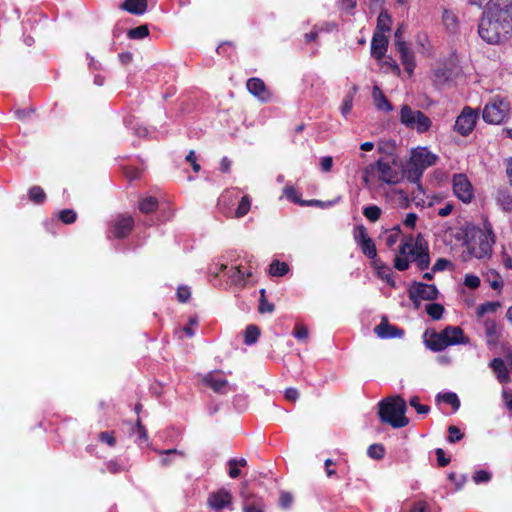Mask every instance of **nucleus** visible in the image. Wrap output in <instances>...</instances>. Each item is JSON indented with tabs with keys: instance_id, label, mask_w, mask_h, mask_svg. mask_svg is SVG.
Wrapping results in <instances>:
<instances>
[{
	"instance_id": "f257e3e1",
	"label": "nucleus",
	"mask_w": 512,
	"mask_h": 512,
	"mask_svg": "<svg viewBox=\"0 0 512 512\" xmlns=\"http://www.w3.org/2000/svg\"><path fill=\"white\" fill-rule=\"evenodd\" d=\"M479 36L496 45L512 36V0H490L478 25Z\"/></svg>"
},
{
	"instance_id": "f03ea898",
	"label": "nucleus",
	"mask_w": 512,
	"mask_h": 512,
	"mask_svg": "<svg viewBox=\"0 0 512 512\" xmlns=\"http://www.w3.org/2000/svg\"><path fill=\"white\" fill-rule=\"evenodd\" d=\"M415 262L420 270H425L430 265L429 248L424 237L419 234L405 237L400 246L399 254L394 258V267L398 271H405L409 268L410 260Z\"/></svg>"
},
{
	"instance_id": "7ed1b4c3",
	"label": "nucleus",
	"mask_w": 512,
	"mask_h": 512,
	"mask_svg": "<svg viewBox=\"0 0 512 512\" xmlns=\"http://www.w3.org/2000/svg\"><path fill=\"white\" fill-rule=\"evenodd\" d=\"M438 156L430 152L426 147H417L411 151V156L404 168V175L406 179L417 185V192L413 191V201L417 205L424 202L419 196L424 194L422 186L420 185L421 177L424 171L436 164Z\"/></svg>"
},
{
	"instance_id": "20e7f679",
	"label": "nucleus",
	"mask_w": 512,
	"mask_h": 512,
	"mask_svg": "<svg viewBox=\"0 0 512 512\" xmlns=\"http://www.w3.org/2000/svg\"><path fill=\"white\" fill-rule=\"evenodd\" d=\"M406 409L405 400L397 395L381 401L378 414L382 422L388 423L394 428H402L409 423L405 416Z\"/></svg>"
},
{
	"instance_id": "39448f33",
	"label": "nucleus",
	"mask_w": 512,
	"mask_h": 512,
	"mask_svg": "<svg viewBox=\"0 0 512 512\" xmlns=\"http://www.w3.org/2000/svg\"><path fill=\"white\" fill-rule=\"evenodd\" d=\"M400 122L407 128L415 129L418 133L427 132L432 122L428 116H426L420 110H413L408 105H402L400 109Z\"/></svg>"
},
{
	"instance_id": "423d86ee",
	"label": "nucleus",
	"mask_w": 512,
	"mask_h": 512,
	"mask_svg": "<svg viewBox=\"0 0 512 512\" xmlns=\"http://www.w3.org/2000/svg\"><path fill=\"white\" fill-rule=\"evenodd\" d=\"M375 167L378 171V177L387 184L398 183L404 175V170L400 171L401 163L397 157L391 159H379Z\"/></svg>"
},
{
	"instance_id": "0eeeda50",
	"label": "nucleus",
	"mask_w": 512,
	"mask_h": 512,
	"mask_svg": "<svg viewBox=\"0 0 512 512\" xmlns=\"http://www.w3.org/2000/svg\"><path fill=\"white\" fill-rule=\"evenodd\" d=\"M509 103L499 97L491 99L483 109V119L490 124H501L509 115Z\"/></svg>"
},
{
	"instance_id": "6e6552de",
	"label": "nucleus",
	"mask_w": 512,
	"mask_h": 512,
	"mask_svg": "<svg viewBox=\"0 0 512 512\" xmlns=\"http://www.w3.org/2000/svg\"><path fill=\"white\" fill-rule=\"evenodd\" d=\"M410 300L419 307L421 301H432L437 299L438 290L435 285L414 282L408 290Z\"/></svg>"
},
{
	"instance_id": "1a4fd4ad",
	"label": "nucleus",
	"mask_w": 512,
	"mask_h": 512,
	"mask_svg": "<svg viewBox=\"0 0 512 512\" xmlns=\"http://www.w3.org/2000/svg\"><path fill=\"white\" fill-rule=\"evenodd\" d=\"M494 243L495 239L489 238L485 233H478L474 236L473 240L468 243V250L473 257L483 259L491 255Z\"/></svg>"
},
{
	"instance_id": "9d476101",
	"label": "nucleus",
	"mask_w": 512,
	"mask_h": 512,
	"mask_svg": "<svg viewBox=\"0 0 512 512\" xmlns=\"http://www.w3.org/2000/svg\"><path fill=\"white\" fill-rule=\"evenodd\" d=\"M202 382L210 387L214 392L224 394L228 391H234L235 388L229 384L221 370H216L206 374Z\"/></svg>"
},
{
	"instance_id": "9b49d317",
	"label": "nucleus",
	"mask_w": 512,
	"mask_h": 512,
	"mask_svg": "<svg viewBox=\"0 0 512 512\" xmlns=\"http://www.w3.org/2000/svg\"><path fill=\"white\" fill-rule=\"evenodd\" d=\"M478 113L470 107H465L455 122V130L463 136L470 134L476 124Z\"/></svg>"
},
{
	"instance_id": "f8f14e48",
	"label": "nucleus",
	"mask_w": 512,
	"mask_h": 512,
	"mask_svg": "<svg viewBox=\"0 0 512 512\" xmlns=\"http://www.w3.org/2000/svg\"><path fill=\"white\" fill-rule=\"evenodd\" d=\"M247 267L244 266L242 263L236 264L231 268L229 278L231 280V283L236 286L244 287L248 281L249 278L253 276V269L255 268L253 265V259L252 257L249 258L247 261Z\"/></svg>"
},
{
	"instance_id": "ddd939ff",
	"label": "nucleus",
	"mask_w": 512,
	"mask_h": 512,
	"mask_svg": "<svg viewBox=\"0 0 512 512\" xmlns=\"http://www.w3.org/2000/svg\"><path fill=\"white\" fill-rule=\"evenodd\" d=\"M453 191L458 199L464 203H469L473 196V187L464 174H456L453 177Z\"/></svg>"
},
{
	"instance_id": "4468645a",
	"label": "nucleus",
	"mask_w": 512,
	"mask_h": 512,
	"mask_svg": "<svg viewBox=\"0 0 512 512\" xmlns=\"http://www.w3.org/2000/svg\"><path fill=\"white\" fill-rule=\"evenodd\" d=\"M354 239L360 246L362 253L370 259H375L377 256L376 246L373 240L369 237L366 228L360 225L354 232Z\"/></svg>"
},
{
	"instance_id": "2eb2a0df",
	"label": "nucleus",
	"mask_w": 512,
	"mask_h": 512,
	"mask_svg": "<svg viewBox=\"0 0 512 512\" xmlns=\"http://www.w3.org/2000/svg\"><path fill=\"white\" fill-rule=\"evenodd\" d=\"M241 497L243 500V512H264V502L262 498L252 494L248 488L247 483H242Z\"/></svg>"
},
{
	"instance_id": "dca6fc26",
	"label": "nucleus",
	"mask_w": 512,
	"mask_h": 512,
	"mask_svg": "<svg viewBox=\"0 0 512 512\" xmlns=\"http://www.w3.org/2000/svg\"><path fill=\"white\" fill-rule=\"evenodd\" d=\"M247 90L261 102H268L272 99V93L260 78H250L246 83Z\"/></svg>"
},
{
	"instance_id": "f3484780",
	"label": "nucleus",
	"mask_w": 512,
	"mask_h": 512,
	"mask_svg": "<svg viewBox=\"0 0 512 512\" xmlns=\"http://www.w3.org/2000/svg\"><path fill=\"white\" fill-rule=\"evenodd\" d=\"M134 219L130 215H119L112 226L111 232L116 238H125L132 231Z\"/></svg>"
},
{
	"instance_id": "a211bd4d",
	"label": "nucleus",
	"mask_w": 512,
	"mask_h": 512,
	"mask_svg": "<svg viewBox=\"0 0 512 512\" xmlns=\"http://www.w3.org/2000/svg\"><path fill=\"white\" fill-rule=\"evenodd\" d=\"M395 47L400 54V59L405 68V71L411 76L416 67L414 53L411 51L405 41H399L398 43H395Z\"/></svg>"
},
{
	"instance_id": "6ab92c4d",
	"label": "nucleus",
	"mask_w": 512,
	"mask_h": 512,
	"mask_svg": "<svg viewBox=\"0 0 512 512\" xmlns=\"http://www.w3.org/2000/svg\"><path fill=\"white\" fill-rule=\"evenodd\" d=\"M426 346L435 352L442 351L449 346V342L445 340L443 332H435L427 330L424 334Z\"/></svg>"
},
{
	"instance_id": "aec40b11",
	"label": "nucleus",
	"mask_w": 512,
	"mask_h": 512,
	"mask_svg": "<svg viewBox=\"0 0 512 512\" xmlns=\"http://www.w3.org/2000/svg\"><path fill=\"white\" fill-rule=\"evenodd\" d=\"M231 499V493L222 488L209 496L208 503L213 509L222 510L231 504Z\"/></svg>"
},
{
	"instance_id": "412c9836",
	"label": "nucleus",
	"mask_w": 512,
	"mask_h": 512,
	"mask_svg": "<svg viewBox=\"0 0 512 512\" xmlns=\"http://www.w3.org/2000/svg\"><path fill=\"white\" fill-rule=\"evenodd\" d=\"M388 47V39L382 33H374L371 41V54L377 60L384 57Z\"/></svg>"
},
{
	"instance_id": "4be33fe9",
	"label": "nucleus",
	"mask_w": 512,
	"mask_h": 512,
	"mask_svg": "<svg viewBox=\"0 0 512 512\" xmlns=\"http://www.w3.org/2000/svg\"><path fill=\"white\" fill-rule=\"evenodd\" d=\"M374 331L380 338H395L401 337L404 334L402 329L389 324L386 319H383L380 324L375 327Z\"/></svg>"
},
{
	"instance_id": "5701e85b",
	"label": "nucleus",
	"mask_w": 512,
	"mask_h": 512,
	"mask_svg": "<svg viewBox=\"0 0 512 512\" xmlns=\"http://www.w3.org/2000/svg\"><path fill=\"white\" fill-rule=\"evenodd\" d=\"M442 332L445 340L449 342V346L467 342L463 330L458 326H447Z\"/></svg>"
},
{
	"instance_id": "b1692460",
	"label": "nucleus",
	"mask_w": 512,
	"mask_h": 512,
	"mask_svg": "<svg viewBox=\"0 0 512 512\" xmlns=\"http://www.w3.org/2000/svg\"><path fill=\"white\" fill-rule=\"evenodd\" d=\"M484 328L488 344H497L501 338V329L497 323L492 319H486L484 321Z\"/></svg>"
},
{
	"instance_id": "393cba45",
	"label": "nucleus",
	"mask_w": 512,
	"mask_h": 512,
	"mask_svg": "<svg viewBox=\"0 0 512 512\" xmlns=\"http://www.w3.org/2000/svg\"><path fill=\"white\" fill-rule=\"evenodd\" d=\"M147 0H125L120 8L135 15H141L147 10Z\"/></svg>"
},
{
	"instance_id": "a878e982",
	"label": "nucleus",
	"mask_w": 512,
	"mask_h": 512,
	"mask_svg": "<svg viewBox=\"0 0 512 512\" xmlns=\"http://www.w3.org/2000/svg\"><path fill=\"white\" fill-rule=\"evenodd\" d=\"M490 367L497 375L499 382L506 383L509 381V371L501 358L493 359L490 363Z\"/></svg>"
},
{
	"instance_id": "bb28decb",
	"label": "nucleus",
	"mask_w": 512,
	"mask_h": 512,
	"mask_svg": "<svg viewBox=\"0 0 512 512\" xmlns=\"http://www.w3.org/2000/svg\"><path fill=\"white\" fill-rule=\"evenodd\" d=\"M484 280L489 283L493 290L501 291L503 288L504 281L501 275L494 269H488L484 273Z\"/></svg>"
},
{
	"instance_id": "cd10ccee",
	"label": "nucleus",
	"mask_w": 512,
	"mask_h": 512,
	"mask_svg": "<svg viewBox=\"0 0 512 512\" xmlns=\"http://www.w3.org/2000/svg\"><path fill=\"white\" fill-rule=\"evenodd\" d=\"M372 97L374 104L379 110L391 111L392 105L388 102L387 98L378 86H374Z\"/></svg>"
},
{
	"instance_id": "c85d7f7f",
	"label": "nucleus",
	"mask_w": 512,
	"mask_h": 512,
	"mask_svg": "<svg viewBox=\"0 0 512 512\" xmlns=\"http://www.w3.org/2000/svg\"><path fill=\"white\" fill-rule=\"evenodd\" d=\"M139 210L142 213H153L158 208V200L153 196H147L139 199Z\"/></svg>"
},
{
	"instance_id": "c756f323",
	"label": "nucleus",
	"mask_w": 512,
	"mask_h": 512,
	"mask_svg": "<svg viewBox=\"0 0 512 512\" xmlns=\"http://www.w3.org/2000/svg\"><path fill=\"white\" fill-rule=\"evenodd\" d=\"M392 19L386 11H382L377 18V31L375 33L389 32L391 29Z\"/></svg>"
},
{
	"instance_id": "7c9ffc66",
	"label": "nucleus",
	"mask_w": 512,
	"mask_h": 512,
	"mask_svg": "<svg viewBox=\"0 0 512 512\" xmlns=\"http://www.w3.org/2000/svg\"><path fill=\"white\" fill-rule=\"evenodd\" d=\"M443 23L446 26V28L452 32L456 31L458 27V17L457 15L450 10H445L443 12Z\"/></svg>"
},
{
	"instance_id": "2f4dec72",
	"label": "nucleus",
	"mask_w": 512,
	"mask_h": 512,
	"mask_svg": "<svg viewBox=\"0 0 512 512\" xmlns=\"http://www.w3.org/2000/svg\"><path fill=\"white\" fill-rule=\"evenodd\" d=\"M401 236V230L399 226L387 231L384 235V241L388 248L392 249L394 245L399 241Z\"/></svg>"
},
{
	"instance_id": "473e14b6",
	"label": "nucleus",
	"mask_w": 512,
	"mask_h": 512,
	"mask_svg": "<svg viewBox=\"0 0 512 512\" xmlns=\"http://www.w3.org/2000/svg\"><path fill=\"white\" fill-rule=\"evenodd\" d=\"M289 270L288 265L285 262L274 260L269 267V273L271 276L280 277L285 275Z\"/></svg>"
},
{
	"instance_id": "72a5a7b5",
	"label": "nucleus",
	"mask_w": 512,
	"mask_h": 512,
	"mask_svg": "<svg viewBox=\"0 0 512 512\" xmlns=\"http://www.w3.org/2000/svg\"><path fill=\"white\" fill-rule=\"evenodd\" d=\"M382 210L376 205H370L363 209V215L371 222H376L380 219Z\"/></svg>"
},
{
	"instance_id": "f704fd0d",
	"label": "nucleus",
	"mask_w": 512,
	"mask_h": 512,
	"mask_svg": "<svg viewBox=\"0 0 512 512\" xmlns=\"http://www.w3.org/2000/svg\"><path fill=\"white\" fill-rule=\"evenodd\" d=\"M260 335V330L255 325H249L245 330L244 342L247 345L254 344Z\"/></svg>"
},
{
	"instance_id": "c9c22d12",
	"label": "nucleus",
	"mask_w": 512,
	"mask_h": 512,
	"mask_svg": "<svg viewBox=\"0 0 512 512\" xmlns=\"http://www.w3.org/2000/svg\"><path fill=\"white\" fill-rule=\"evenodd\" d=\"M251 207V199L249 196L245 195L242 197L241 201L239 202V205L235 211V217L236 218H242L244 217L250 210Z\"/></svg>"
},
{
	"instance_id": "e433bc0d",
	"label": "nucleus",
	"mask_w": 512,
	"mask_h": 512,
	"mask_svg": "<svg viewBox=\"0 0 512 512\" xmlns=\"http://www.w3.org/2000/svg\"><path fill=\"white\" fill-rule=\"evenodd\" d=\"M275 309L273 303H270L266 299V291L265 289L260 290V300L258 310L260 313H272Z\"/></svg>"
},
{
	"instance_id": "4c0bfd02",
	"label": "nucleus",
	"mask_w": 512,
	"mask_h": 512,
	"mask_svg": "<svg viewBox=\"0 0 512 512\" xmlns=\"http://www.w3.org/2000/svg\"><path fill=\"white\" fill-rule=\"evenodd\" d=\"M427 314L434 320L442 318L444 313V307L438 303H431L426 306Z\"/></svg>"
},
{
	"instance_id": "58836bf2",
	"label": "nucleus",
	"mask_w": 512,
	"mask_h": 512,
	"mask_svg": "<svg viewBox=\"0 0 512 512\" xmlns=\"http://www.w3.org/2000/svg\"><path fill=\"white\" fill-rule=\"evenodd\" d=\"M29 198L36 204H41L46 199L44 190L39 186H33L29 190Z\"/></svg>"
},
{
	"instance_id": "ea45409f",
	"label": "nucleus",
	"mask_w": 512,
	"mask_h": 512,
	"mask_svg": "<svg viewBox=\"0 0 512 512\" xmlns=\"http://www.w3.org/2000/svg\"><path fill=\"white\" fill-rule=\"evenodd\" d=\"M58 217L64 224H72L76 221L77 214L72 209H64L59 212Z\"/></svg>"
},
{
	"instance_id": "a19ab883",
	"label": "nucleus",
	"mask_w": 512,
	"mask_h": 512,
	"mask_svg": "<svg viewBox=\"0 0 512 512\" xmlns=\"http://www.w3.org/2000/svg\"><path fill=\"white\" fill-rule=\"evenodd\" d=\"M148 34H149V29L146 25L138 26L136 28L131 29L128 32V36L131 39H142V38H145L146 36H148Z\"/></svg>"
},
{
	"instance_id": "79ce46f5",
	"label": "nucleus",
	"mask_w": 512,
	"mask_h": 512,
	"mask_svg": "<svg viewBox=\"0 0 512 512\" xmlns=\"http://www.w3.org/2000/svg\"><path fill=\"white\" fill-rule=\"evenodd\" d=\"M441 399L444 403L451 405L454 411L458 410L460 407V401L455 393H445L441 396Z\"/></svg>"
},
{
	"instance_id": "37998d69",
	"label": "nucleus",
	"mask_w": 512,
	"mask_h": 512,
	"mask_svg": "<svg viewBox=\"0 0 512 512\" xmlns=\"http://www.w3.org/2000/svg\"><path fill=\"white\" fill-rule=\"evenodd\" d=\"M293 335L298 340H301V341L307 340L308 339V335H309V331H308L307 326H305L302 323H297L295 325V328H294V331H293Z\"/></svg>"
},
{
	"instance_id": "c03bdc74",
	"label": "nucleus",
	"mask_w": 512,
	"mask_h": 512,
	"mask_svg": "<svg viewBox=\"0 0 512 512\" xmlns=\"http://www.w3.org/2000/svg\"><path fill=\"white\" fill-rule=\"evenodd\" d=\"M499 307V304L498 303H495V302H487V303H484L482 305H480L478 308H477V315L479 317H482L484 314L486 313H490V312H494L496 311V309Z\"/></svg>"
},
{
	"instance_id": "a18cd8bd",
	"label": "nucleus",
	"mask_w": 512,
	"mask_h": 512,
	"mask_svg": "<svg viewBox=\"0 0 512 512\" xmlns=\"http://www.w3.org/2000/svg\"><path fill=\"white\" fill-rule=\"evenodd\" d=\"M409 403L419 414H428L430 411V407L428 405L420 404L419 397L417 396L412 397Z\"/></svg>"
},
{
	"instance_id": "49530a36",
	"label": "nucleus",
	"mask_w": 512,
	"mask_h": 512,
	"mask_svg": "<svg viewBox=\"0 0 512 512\" xmlns=\"http://www.w3.org/2000/svg\"><path fill=\"white\" fill-rule=\"evenodd\" d=\"M284 193L285 195L287 196V198H289L290 200H292L293 202H296V203H300L301 205H311L312 203H314V201H309V202H301L298 197H297V191L294 187H286L285 190H284Z\"/></svg>"
},
{
	"instance_id": "de8ad7c7",
	"label": "nucleus",
	"mask_w": 512,
	"mask_h": 512,
	"mask_svg": "<svg viewBox=\"0 0 512 512\" xmlns=\"http://www.w3.org/2000/svg\"><path fill=\"white\" fill-rule=\"evenodd\" d=\"M98 438L101 442L106 443L110 447H113L116 445V438H115L114 432H101L98 435Z\"/></svg>"
},
{
	"instance_id": "09e8293b",
	"label": "nucleus",
	"mask_w": 512,
	"mask_h": 512,
	"mask_svg": "<svg viewBox=\"0 0 512 512\" xmlns=\"http://www.w3.org/2000/svg\"><path fill=\"white\" fill-rule=\"evenodd\" d=\"M368 454L374 459H381L384 456V448L382 445L373 444L369 447Z\"/></svg>"
},
{
	"instance_id": "8fccbe9b",
	"label": "nucleus",
	"mask_w": 512,
	"mask_h": 512,
	"mask_svg": "<svg viewBox=\"0 0 512 512\" xmlns=\"http://www.w3.org/2000/svg\"><path fill=\"white\" fill-rule=\"evenodd\" d=\"M491 479V474L485 470L476 471L473 475V480L475 483H485Z\"/></svg>"
},
{
	"instance_id": "3c124183",
	"label": "nucleus",
	"mask_w": 512,
	"mask_h": 512,
	"mask_svg": "<svg viewBox=\"0 0 512 512\" xmlns=\"http://www.w3.org/2000/svg\"><path fill=\"white\" fill-rule=\"evenodd\" d=\"M448 432H449L448 440L451 443L458 442L463 437V434L460 432V430L456 426H453V425L449 426Z\"/></svg>"
},
{
	"instance_id": "603ef678",
	"label": "nucleus",
	"mask_w": 512,
	"mask_h": 512,
	"mask_svg": "<svg viewBox=\"0 0 512 512\" xmlns=\"http://www.w3.org/2000/svg\"><path fill=\"white\" fill-rule=\"evenodd\" d=\"M353 106V94H348L343 99L342 105H341V112L344 116H347L349 112L351 111Z\"/></svg>"
},
{
	"instance_id": "864d4df0",
	"label": "nucleus",
	"mask_w": 512,
	"mask_h": 512,
	"mask_svg": "<svg viewBox=\"0 0 512 512\" xmlns=\"http://www.w3.org/2000/svg\"><path fill=\"white\" fill-rule=\"evenodd\" d=\"M124 175L127 179L132 181L140 178L141 171L136 167L129 166L124 168Z\"/></svg>"
},
{
	"instance_id": "5fc2aeb1",
	"label": "nucleus",
	"mask_w": 512,
	"mask_h": 512,
	"mask_svg": "<svg viewBox=\"0 0 512 512\" xmlns=\"http://www.w3.org/2000/svg\"><path fill=\"white\" fill-rule=\"evenodd\" d=\"M293 502V496L291 493L289 492H281L280 494V498H279V504L282 508L286 509V508H289L291 506Z\"/></svg>"
},
{
	"instance_id": "6e6d98bb",
	"label": "nucleus",
	"mask_w": 512,
	"mask_h": 512,
	"mask_svg": "<svg viewBox=\"0 0 512 512\" xmlns=\"http://www.w3.org/2000/svg\"><path fill=\"white\" fill-rule=\"evenodd\" d=\"M135 433L137 434L139 440L147 441V439H148L147 431H146V428L144 427V425L142 424L140 418L137 419Z\"/></svg>"
},
{
	"instance_id": "4d7b16f0",
	"label": "nucleus",
	"mask_w": 512,
	"mask_h": 512,
	"mask_svg": "<svg viewBox=\"0 0 512 512\" xmlns=\"http://www.w3.org/2000/svg\"><path fill=\"white\" fill-rule=\"evenodd\" d=\"M464 284L471 289H476L480 286V278L476 275L467 274Z\"/></svg>"
},
{
	"instance_id": "13d9d810",
	"label": "nucleus",
	"mask_w": 512,
	"mask_h": 512,
	"mask_svg": "<svg viewBox=\"0 0 512 512\" xmlns=\"http://www.w3.org/2000/svg\"><path fill=\"white\" fill-rule=\"evenodd\" d=\"M498 200L506 211L512 209V197L509 194L501 193Z\"/></svg>"
},
{
	"instance_id": "bf43d9fd",
	"label": "nucleus",
	"mask_w": 512,
	"mask_h": 512,
	"mask_svg": "<svg viewBox=\"0 0 512 512\" xmlns=\"http://www.w3.org/2000/svg\"><path fill=\"white\" fill-rule=\"evenodd\" d=\"M228 466H229V476L231 478L235 479V478L240 476L241 472H240V469L237 466L235 458L230 459L228 461Z\"/></svg>"
},
{
	"instance_id": "052dcab7",
	"label": "nucleus",
	"mask_w": 512,
	"mask_h": 512,
	"mask_svg": "<svg viewBox=\"0 0 512 512\" xmlns=\"http://www.w3.org/2000/svg\"><path fill=\"white\" fill-rule=\"evenodd\" d=\"M437 462L440 467H445L450 463V458L445 456L443 449H436Z\"/></svg>"
},
{
	"instance_id": "680f3d73",
	"label": "nucleus",
	"mask_w": 512,
	"mask_h": 512,
	"mask_svg": "<svg viewBox=\"0 0 512 512\" xmlns=\"http://www.w3.org/2000/svg\"><path fill=\"white\" fill-rule=\"evenodd\" d=\"M191 296L190 289L188 287H179L177 290V297L180 302H187Z\"/></svg>"
},
{
	"instance_id": "e2e57ef3",
	"label": "nucleus",
	"mask_w": 512,
	"mask_h": 512,
	"mask_svg": "<svg viewBox=\"0 0 512 512\" xmlns=\"http://www.w3.org/2000/svg\"><path fill=\"white\" fill-rule=\"evenodd\" d=\"M186 161L189 162L194 170V172H199L201 167L200 165L197 163V159H196V155H195V152L193 150H191L188 155L186 156Z\"/></svg>"
},
{
	"instance_id": "0e129e2a",
	"label": "nucleus",
	"mask_w": 512,
	"mask_h": 512,
	"mask_svg": "<svg viewBox=\"0 0 512 512\" xmlns=\"http://www.w3.org/2000/svg\"><path fill=\"white\" fill-rule=\"evenodd\" d=\"M417 215L415 213H409L406 215L405 219L403 220V224L410 228L414 229L417 221Z\"/></svg>"
},
{
	"instance_id": "69168bd1",
	"label": "nucleus",
	"mask_w": 512,
	"mask_h": 512,
	"mask_svg": "<svg viewBox=\"0 0 512 512\" xmlns=\"http://www.w3.org/2000/svg\"><path fill=\"white\" fill-rule=\"evenodd\" d=\"M320 165H321V169L324 172H330L331 169H332V166H333V159H332V157L331 156L323 157L321 159Z\"/></svg>"
},
{
	"instance_id": "338daca9",
	"label": "nucleus",
	"mask_w": 512,
	"mask_h": 512,
	"mask_svg": "<svg viewBox=\"0 0 512 512\" xmlns=\"http://www.w3.org/2000/svg\"><path fill=\"white\" fill-rule=\"evenodd\" d=\"M448 478L455 483L457 489L461 488L465 482V477L462 475L458 476L455 472H451Z\"/></svg>"
},
{
	"instance_id": "774afa93",
	"label": "nucleus",
	"mask_w": 512,
	"mask_h": 512,
	"mask_svg": "<svg viewBox=\"0 0 512 512\" xmlns=\"http://www.w3.org/2000/svg\"><path fill=\"white\" fill-rule=\"evenodd\" d=\"M410 512H429V506L424 501H419L414 504Z\"/></svg>"
}]
</instances>
